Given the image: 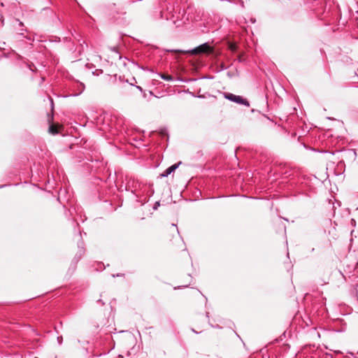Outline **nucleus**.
I'll return each mask as SVG.
<instances>
[{
  "mask_svg": "<svg viewBox=\"0 0 358 358\" xmlns=\"http://www.w3.org/2000/svg\"><path fill=\"white\" fill-rule=\"evenodd\" d=\"M126 191L131 192L138 202L143 205L148 200L144 196L145 192V185L135 179H129L125 186Z\"/></svg>",
  "mask_w": 358,
  "mask_h": 358,
  "instance_id": "nucleus-1",
  "label": "nucleus"
},
{
  "mask_svg": "<svg viewBox=\"0 0 358 358\" xmlns=\"http://www.w3.org/2000/svg\"><path fill=\"white\" fill-rule=\"evenodd\" d=\"M159 14L161 18H164L165 15L166 20L171 21L176 27H180L184 24L185 10H182L181 12L180 8L177 10H175L173 8H171L170 10L167 8L166 12L161 11Z\"/></svg>",
  "mask_w": 358,
  "mask_h": 358,
  "instance_id": "nucleus-2",
  "label": "nucleus"
},
{
  "mask_svg": "<svg viewBox=\"0 0 358 358\" xmlns=\"http://www.w3.org/2000/svg\"><path fill=\"white\" fill-rule=\"evenodd\" d=\"M211 50V47L210 45H209L208 43H204L192 50H185V51H183V50H170L171 52H185V53H189L190 55H201V54H203V53H206L209 51H210Z\"/></svg>",
  "mask_w": 358,
  "mask_h": 358,
  "instance_id": "nucleus-3",
  "label": "nucleus"
},
{
  "mask_svg": "<svg viewBox=\"0 0 358 358\" xmlns=\"http://www.w3.org/2000/svg\"><path fill=\"white\" fill-rule=\"evenodd\" d=\"M224 97L226 99L238 104L244 105L245 106H250L249 101L240 95H236L230 92H224Z\"/></svg>",
  "mask_w": 358,
  "mask_h": 358,
  "instance_id": "nucleus-4",
  "label": "nucleus"
},
{
  "mask_svg": "<svg viewBox=\"0 0 358 358\" xmlns=\"http://www.w3.org/2000/svg\"><path fill=\"white\" fill-rule=\"evenodd\" d=\"M181 164L180 162L178 164H174L169 167H168L162 173H161L160 176L162 178H166L168 177L170 174H171L173 172H174L179 166V165Z\"/></svg>",
  "mask_w": 358,
  "mask_h": 358,
  "instance_id": "nucleus-5",
  "label": "nucleus"
},
{
  "mask_svg": "<svg viewBox=\"0 0 358 358\" xmlns=\"http://www.w3.org/2000/svg\"><path fill=\"white\" fill-rule=\"evenodd\" d=\"M83 242L78 243V251L76 257L73 259V262H74L76 263L79 261V259L81 258V257L83 255V254L85 252V250H84V248L83 247Z\"/></svg>",
  "mask_w": 358,
  "mask_h": 358,
  "instance_id": "nucleus-6",
  "label": "nucleus"
},
{
  "mask_svg": "<svg viewBox=\"0 0 358 358\" xmlns=\"http://www.w3.org/2000/svg\"><path fill=\"white\" fill-rule=\"evenodd\" d=\"M17 21L18 22L19 27H20V29H19V34L22 36H24V32L27 31V29L24 28V24L21 21H20L19 20H17Z\"/></svg>",
  "mask_w": 358,
  "mask_h": 358,
  "instance_id": "nucleus-7",
  "label": "nucleus"
},
{
  "mask_svg": "<svg viewBox=\"0 0 358 358\" xmlns=\"http://www.w3.org/2000/svg\"><path fill=\"white\" fill-rule=\"evenodd\" d=\"M159 76V77L164 80H166V81H171L173 80V77L170 75H166V74H164V73H159L158 74Z\"/></svg>",
  "mask_w": 358,
  "mask_h": 358,
  "instance_id": "nucleus-8",
  "label": "nucleus"
},
{
  "mask_svg": "<svg viewBox=\"0 0 358 358\" xmlns=\"http://www.w3.org/2000/svg\"><path fill=\"white\" fill-rule=\"evenodd\" d=\"M49 132L52 134H57V130L52 124H51L49 127Z\"/></svg>",
  "mask_w": 358,
  "mask_h": 358,
  "instance_id": "nucleus-9",
  "label": "nucleus"
},
{
  "mask_svg": "<svg viewBox=\"0 0 358 358\" xmlns=\"http://www.w3.org/2000/svg\"><path fill=\"white\" fill-rule=\"evenodd\" d=\"M44 10H47V11H50V12H51L54 15V20H55L56 22H59V17L55 13H54L51 10H50L49 8H44Z\"/></svg>",
  "mask_w": 358,
  "mask_h": 358,
  "instance_id": "nucleus-10",
  "label": "nucleus"
},
{
  "mask_svg": "<svg viewBox=\"0 0 358 358\" xmlns=\"http://www.w3.org/2000/svg\"><path fill=\"white\" fill-rule=\"evenodd\" d=\"M203 152L202 150H199L196 153V156L194 157L196 159H199L201 158L202 156H203Z\"/></svg>",
  "mask_w": 358,
  "mask_h": 358,
  "instance_id": "nucleus-11",
  "label": "nucleus"
},
{
  "mask_svg": "<svg viewBox=\"0 0 358 358\" xmlns=\"http://www.w3.org/2000/svg\"><path fill=\"white\" fill-rule=\"evenodd\" d=\"M57 343L59 345L62 344L63 342V337L62 336H59L57 338Z\"/></svg>",
  "mask_w": 358,
  "mask_h": 358,
  "instance_id": "nucleus-12",
  "label": "nucleus"
},
{
  "mask_svg": "<svg viewBox=\"0 0 358 358\" xmlns=\"http://www.w3.org/2000/svg\"><path fill=\"white\" fill-rule=\"evenodd\" d=\"M159 206H160V202L156 201L153 206V210H157Z\"/></svg>",
  "mask_w": 358,
  "mask_h": 358,
  "instance_id": "nucleus-13",
  "label": "nucleus"
},
{
  "mask_svg": "<svg viewBox=\"0 0 358 358\" xmlns=\"http://www.w3.org/2000/svg\"><path fill=\"white\" fill-rule=\"evenodd\" d=\"M237 1L238 2V3L240 4V6L242 7V8H244V2L243 0H237Z\"/></svg>",
  "mask_w": 358,
  "mask_h": 358,
  "instance_id": "nucleus-14",
  "label": "nucleus"
},
{
  "mask_svg": "<svg viewBox=\"0 0 358 358\" xmlns=\"http://www.w3.org/2000/svg\"><path fill=\"white\" fill-rule=\"evenodd\" d=\"M80 85L82 87V90H81V92L79 93V94L84 90L85 89V85L82 83H80ZM78 95V94H77Z\"/></svg>",
  "mask_w": 358,
  "mask_h": 358,
  "instance_id": "nucleus-15",
  "label": "nucleus"
},
{
  "mask_svg": "<svg viewBox=\"0 0 358 358\" xmlns=\"http://www.w3.org/2000/svg\"><path fill=\"white\" fill-rule=\"evenodd\" d=\"M220 69H221V70H225L227 69V66H226L224 64H222L220 66Z\"/></svg>",
  "mask_w": 358,
  "mask_h": 358,
  "instance_id": "nucleus-16",
  "label": "nucleus"
},
{
  "mask_svg": "<svg viewBox=\"0 0 358 358\" xmlns=\"http://www.w3.org/2000/svg\"><path fill=\"white\" fill-rule=\"evenodd\" d=\"M122 275H124V274H122V273H117V274H116V275H115V274H113V275H112V276H113V278H115V277H119V276H122Z\"/></svg>",
  "mask_w": 358,
  "mask_h": 358,
  "instance_id": "nucleus-17",
  "label": "nucleus"
},
{
  "mask_svg": "<svg viewBox=\"0 0 358 358\" xmlns=\"http://www.w3.org/2000/svg\"><path fill=\"white\" fill-rule=\"evenodd\" d=\"M96 302L100 303L101 306H103L105 304V303L101 299L97 300Z\"/></svg>",
  "mask_w": 358,
  "mask_h": 358,
  "instance_id": "nucleus-18",
  "label": "nucleus"
},
{
  "mask_svg": "<svg viewBox=\"0 0 358 358\" xmlns=\"http://www.w3.org/2000/svg\"><path fill=\"white\" fill-rule=\"evenodd\" d=\"M250 21L251 22V23L254 24V23H255V22H256V19H255V18H254V17H251V18L250 19Z\"/></svg>",
  "mask_w": 358,
  "mask_h": 358,
  "instance_id": "nucleus-19",
  "label": "nucleus"
},
{
  "mask_svg": "<svg viewBox=\"0 0 358 358\" xmlns=\"http://www.w3.org/2000/svg\"><path fill=\"white\" fill-rule=\"evenodd\" d=\"M209 324L211 326V327H214V328H219V326H218V325H217V326H213V325L212 324H210V322H209Z\"/></svg>",
  "mask_w": 358,
  "mask_h": 358,
  "instance_id": "nucleus-20",
  "label": "nucleus"
},
{
  "mask_svg": "<svg viewBox=\"0 0 358 358\" xmlns=\"http://www.w3.org/2000/svg\"><path fill=\"white\" fill-rule=\"evenodd\" d=\"M141 69H142L143 70L150 71V69H149L148 67H146V68L142 67ZM150 71H152L150 70Z\"/></svg>",
  "mask_w": 358,
  "mask_h": 358,
  "instance_id": "nucleus-21",
  "label": "nucleus"
},
{
  "mask_svg": "<svg viewBox=\"0 0 358 358\" xmlns=\"http://www.w3.org/2000/svg\"><path fill=\"white\" fill-rule=\"evenodd\" d=\"M206 317L209 318V313L208 312L206 313Z\"/></svg>",
  "mask_w": 358,
  "mask_h": 358,
  "instance_id": "nucleus-22",
  "label": "nucleus"
},
{
  "mask_svg": "<svg viewBox=\"0 0 358 358\" xmlns=\"http://www.w3.org/2000/svg\"><path fill=\"white\" fill-rule=\"evenodd\" d=\"M235 48H236V47H235L234 45H232V46H231V50H235Z\"/></svg>",
  "mask_w": 358,
  "mask_h": 358,
  "instance_id": "nucleus-23",
  "label": "nucleus"
},
{
  "mask_svg": "<svg viewBox=\"0 0 358 358\" xmlns=\"http://www.w3.org/2000/svg\"><path fill=\"white\" fill-rule=\"evenodd\" d=\"M136 87H137L139 90L142 91V88H141V87H139V86H136Z\"/></svg>",
  "mask_w": 358,
  "mask_h": 358,
  "instance_id": "nucleus-24",
  "label": "nucleus"
},
{
  "mask_svg": "<svg viewBox=\"0 0 358 358\" xmlns=\"http://www.w3.org/2000/svg\"><path fill=\"white\" fill-rule=\"evenodd\" d=\"M112 50H113V51H115V52H117V50H116V48H112Z\"/></svg>",
  "mask_w": 358,
  "mask_h": 358,
  "instance_id": "nucleus-25",
  "label": "nucleus"
},
{
  "mask_svg": "<svg viewBox=\"0 0 358 358\" xmlns=\"http://www.w3.org/2000/svg\"><path fill=\"white\" fill-rule=\"evenodd\" d=\"M150 191L152 194H154V189L152 188H151Z\"/></svg>",
  "mask_w": 358,
  "mask_h": 358,
  "instance_id": "nucleus-26",
  "label": "nucleus"
},
{
  "mask_svg": "<svg viewBox=\"0 0 358 358\" xmlns=\"http://www.w3.org/2000/svg\"><path fill=\"white\" fill-rule=\"evenodd\" d=\"M5 186H6V185H0V188H2V187H5Z\"/></svg>",
  "mask_w": 358,
  "mask_h": 358,
  "instance_id": "nucleus-27",
  "label": "nucleus"
},
{
  "mask_svg": "<svg viewBox=\"0 0 358 358\" xmlns=\"http://www.w3.org/2000/svg\"><path fill=\"white\" fill-rule=\"evenodd\" d=\"M238 61H239V62H241V57H239V58H238Z\"/></svg>",
  "mask_w": 358,
  "mask_h": 358,
  "instance_id": "nucleus-28",
  "label": "nucleus"
},
{
  "mask_svg": "<svg viewBox=\"0 0 358 358\" xmlns=\"http://www.w3.org/2000/svg\"><path fill=\"white\" fill-rule=\"evenodd\" d=\"M34 358H38V357H34Z\"/></svg>",
  "mask_w": 358,
  "mask_h": 358,
  "instance_id": "nucleus-29",
  "label": "nucleus"
},
{
  "mask_svg": "<svg viewBox=\"0 0 358 358\" xmlns=\"http://www.w3.org/2000/svg\"><path fill=\"white\" fill-rule=\"evenodd\" d=\"M355 358H358V357H355Z\"/></svg>",
  "mask_w": 358,
  "mask_h": 358,
  "instance_id": "nucleus-30",
  "label": "nucleus"
}]
</instances>
